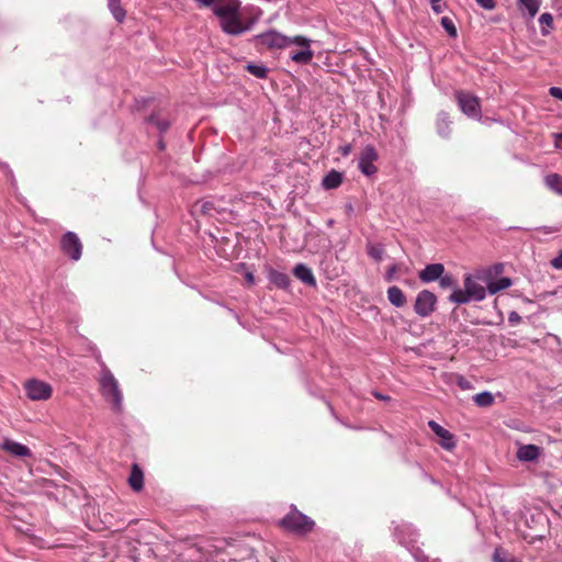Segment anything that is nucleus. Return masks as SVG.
<instances>
[{
  "mask_svg": "<svg viewBox=\"0 0 562 562\" xmlns=\"http://www.w3.org/2000/svg\"><path fill=\"white\" fill-rule=\"evenodd\" d=\"M512 286V280L509 278H501L496 281H492L487 284L486 291L494 295L503 290Z\"/></svg>",
  "mask_w": 562,
  "mask_h": 562,
  "instance_id": "nucleus-21",
  "label": "nucleus"
},
{
  "mask_svg": "<svg viewBox=\"0 0 562 562\" xmlns=\"http://www.w3.org/2000/svg\"><path fill=\"white\" fill-rule=\"evenodd\" d=\"M128 483L131 487L136 492H139L144 486V474L137 464H134L132 468Z\"/></svg>",
  "mask_w": 562,
  "mask_h": 562,
  "instance_id": "nucleus-18",
  "label": "nucleus"
},
{
  "mask_svg": "<svg viewBox=\"0 0 562 562\" xmlns=\"http://www.w3.org/2000/svg\"><path fill=\"white\" fill-rule=\"evenodd\" d=\"M493 562H520L518 559L508 555L502 548H496L493 553Z\"/></svg>",
  "mask_w": 562,
  "mask_h": 562,
  "instance_id": "nucleus-29",
  "label": "nucleus"
},
{
  "mask_svg": "<svg viewBox=\"0 0 562 562\" xmlns=\"http://www.w3.org/2000/svg\"><path fill=\"white\" fill-rule=\"evenodd\" d=\"M248 71L254 74L257 78H266L267 68L263 66L249 65L247 67Z\"/></svg>",
  "mask_w": 562,
  "mask_h": 562,
  "instance_id": "nucleus-35",
  "label": "nucleus"
},
{
  "mask_svg": "<svg viewBox=\"0 0 562 562\" xmlns=\"http://www.w3.org/2000/svg\"><path fill=\"white\" fill-rule=\"evenodd\" d=\"M441 25L451 37H457V35H458L457 27L454 25V22L449 16H443L441 19Z\"/></svg>",
  "mask_w": 562,
  "mask_h": 562,
  "instance_id": "nucleus-31",
  "label": "nucleus"
},
{
  "mask_svg": "<svg viewBox=\"0 0 562 562\" xmlns=\"http://www.w3.org/2000/svg\"><path fill=\"white\" fill-rule=\"evenodd\" d=\"M376 397H379L381 400H386V397H384L383 395H376Z\"/></svg>",
  "mask_w": 562,
  "mask_h": 562,
  "instance_id": "nucleus-47",
  "label": "nucleus"
},
{
  "mask_svg": "<svg viewBox=\"0 0 562 562\" xmlns=\"http://www.w3.org/2000/svg\"><path fill=\"white\" fill-rule=\"evenodd\" d=\"M368 255L375 261H381L384 256V248L380 244L369 245L368 246Z\"/></svg>",
  "mask_w": 562,
  "mask_h": 562,
  "instance_id": "nucleus-30",
  "label": "nucleus"
},
{
  "mask_svg": "<svg viewBox=\"0 0 562 562\" xmlns=\"http://www.w3.org/2000/svg\"><path fill=\"white\" fill-rule=\"evenodd\" d=\"M428 426H430L435 435L441 439L440 445L445 449L452 450L456 447L454 437L447 428L436 420H428Z\"/></svg>",
  "mask_w": 562,
  "mask_h": 562,
  "instance_id": "nucleus-13",
  "label": "nucleus"
},
{
  "mask_svg": "<svg viewBox=\"0 0 562 562\" xmlns=\"http://www.w3.org/2000/svg\"><path fill=\"white\" fill-rule=\"evenodd\" d=\"M339 151L344 157H348L352 151V146L350 144H346L339 147Z\"/></svg>",
  "mask_w": 562,
  "mask_h": 562,
  "instance_id": "nucleus-41",
  "label": "nucleus"
},
{
  "mask_svg": "<svg viewBox=\"0 0 562 562\" xmlns=\"http://www.w3.org/2000/svg\"><path fill=\"white\" fill-rule=\"evenodd\" d=\"M26 396L34 402L47 401L52 396V386L36 379L30 380L24 385Z\"/></svg>",
  "mask_w": 562,
  "mask_h": 562,
  "instance_id": "nucleus-8",
  "label": "nucleus"
},
{
  "mask_svg": "<svg viewBox=\"0 0 562 562\" xmlns=\"http://www.w3.org/2000/svg\"><path fill=\"white\" fill-rule=\"evenodd\" d=\"M437 281H439L440 286L442 289H450L456 286V281L451 274H442L441 278H439Z\"/></svg>",
  "mask_w": 562,
  "mask_h": 562,
  "instance_id": "nucleus-33",
  "label": "nucleus"
},
{
  "mask_svg": "<svg viewBox=\"0 0 562 562\" xmlns=\"http://www.w3.org/2000/svg\"><path fill=\"white\" fill-rule=\"evenodd\" d=\"M246 279H247L249 284H254L255 278H254V274L251 272H247L246 273Z\"/></svg>",
  "mask_w": 562,
  "mask_h": 562,
  "instance_id": "nucleus-45",
  "label": "nucleus"
},
{
  "mask_svg": "<svg viewBox=\"0 0 562 562\" xmlns=\"http://www.w3.org/2000/svg\"><path fill=\"white\" fill-rule=\"evenodd\" d=\"M415 559L417 560V562H427V559L425 557H423V555L416 554Z\"/></svg>",
  "mask_w": 562,
  "mask_h": 562,
  "instance_id": "nucleus-46",
  "label": "nucleus"
},
{
  "mask_svg": "<svg viewBox=\"0 0 562 562\" xmlns=\"http://www.w3.org/2000/svg\"><path fill=\"white\" fill-rule=\"evenodd\" d=\"M553 21H554V19L552 18V15L549 12H544V13L540 14L538 22H539L540 26H542V30H540V32H542V35L547 36L550 34V30H552Z\"/></svg>",
  "mask_w": 562,
  "mask_h": 562,
  "instance_id": "nucleus-27",
  "label": "nucleus"
},
{
  "mask_svg": "<svg viewBox=\"0 0 562 562\" xmlns=\"http://www.w3.org/2000/svg\"><path fill=\"white\" fill-rule=\"evenodd\" d=\"M508 321L512 323V324H516L520 321V316L518 313L516 312H512L508 316Z\"/></svg>",
  "mask_w": 562,
  "mask_h": 562,
  "instance_id": "nucleus-43",
  "label": "nucleus"
},
{
  "mask_svg": "<svg viewBox=\"0 0 562 562\" xmlns=\"http://www.w3.org/2000/svg\"><path fill=\"white\" fill-rule=\"evenodd\" d=\"M378 153L373 146L368 145L362 150L359 158V169L360 171L367 176L372 177L378 172V168L374 166V162L378 160Z\"/></svg>",
  "mask_w": 562,
  "mask_h": 562,
  "instance_id": "nucleus-11",
  "label": "nucleus"
},
{
  "mask_svg": "<svg viewBox=\"0 0 562 562\" xmlns=\"http://www.w3.org/2000/svg\"><path fill=\"white\" fill-rule=\"evenodd\" d=\"M549 93H551V95L562 100V88L561 87L549 88Z\"/></svg>",
  "mask_w": 562,
  "mask_h": 562,
  "instance_id": "nucleus-40",
  "label": "nucleus"
},
{
  "mask_svg": "<svg viewBox=\"0 0 562 562\" xmlns=\"http://www.w3.org/2000/svg\"><path fill=\"white\" fill-rule=\"evenodd\" d=\"M457 102L461 111L469 117L480 120L482 116L479 98L470 92L459 90L456 93Z\"/></svg>",
  "mask_w": 562,
  "mask_h": 562,
  "instance_id": "nucleus-6",
  "label": "nucleus"
},
{
  "mask_svg": "<svg viewBox=\"0 0 562 562\" xmlns=\"http://www.w3.org/2000/svg\"><path fill=\"white\" fill-rule=\"evenodd\" d=\"M554 138H555V146L558 148L562 149V132L554 134Z\"/></svg>",
  "mask_w": 562,
  "mask_h": 562,
  "instance_id": "nucleus-44",
  "label": "nucleus"
},
{
  "mask_svg": "<svg viewBox=\"0 0 562 562\" xmlns=\"http://www.w3.org/2000/svg\"><path fill=\"white\" fill-rule=\"evenodd\" d=\"M454 381L458 384V386L461 390H463V391H468V390H472L473 389L472 383L469 380H467L464 376L460 375V374H456L454 375Z\"/></svg>",
  "mask_w": 562,
  "mask_h": 562,
  "instance_id": "nucleus-34",
  "label": "nucleus"
},
{
  "mask_svg": "<svg viewBox=\"0 0 562 562\" xmlns=\"http://www.w3.org/2000/svg\"><path fill=\"white\" fill-rule=\"evenodd\" d=\"M224 211L225 209L214 200L207 199L196 200L190 207V214L195 218L200 216H215L222 214Z\"/></svg>",
  "mask_w": 562,
  "mask_h": 562,
  "instance_id": "nucleus-10",
  "label": "nucleus"
},
{
  "mask_svg": "<svg viewBox=\"0 0 562 562\" xmlns=\"http://www.w3.org/2000/svg\"><path fill=\"white\" fill-rule=\"evenodd\" d=\"M99 387H101V395L112 404L113 408L122 409L123 395L120 390L119 382L106 367L101 369V375H99Z\"/></svg>",
  "mask_w": 562,
  "mask_h": 562,
  "instance_id": "nucleus-3",
  "label": "nucleus"
},
{
  "mask_svg": "<svg viewBox=\"0 0 562 562\" xmlns=\"http://www.w3.org/2000/svg\"><path fill=\"white\" fill-rule=\"evenodd\" d=\"M269 281L278 289H286L290 284L289 277L276 270L269 272Z\"/></svg>",
  "mask_w": 562,
  "mask_h": 562,
  "instance_id": "nucleus-22",
  "label": "nucleus"
},
{
  "mask_svg": "<svg viewBox=\"0 0 562 562\" xmlns=\"http://www.w3.org/2000/svg\"><path fill=\"white\" fill-rule=\"evenodd\" d=\"M293 274L296 279L306 285L315 286L316 284L311 269L303 263H299L294 267Z\"/></svg>",
  "mask_w": 562,
  "mask_h": 562,
  "instance_id": "nucleus-17",
  "label": "nucleus"
},
{
  "mask_svg": "<svg viewBox=\"0 0 562 562\" xmlns=\"http://www.w3.org/2000/svg\"><path fill=\"white\" fill-rule=\"evenodd\" d=\"M342 183V175L338 171H331L323 178V186L328 190L339 188Z\"/></svg>",
  "mask_w": 562,
  "mask_h": 562,
  "instance_id": "nucleus-24",
  "label": "nucleus"
},
{
  "mask_svg": "<svg viewBox=\"0 0 562 562\" xmlns=\"http://www.w3.org/2000/svg\"><path fill=\"white\" fill-rule=\"evenodd\" d=\"M436 302L438 299L430 291H420L415 297L414 311L418 316L426 317L436 310Z\"/></svg>",
  "mask_w": 562,
  "mask_h": 562,
  "instance_id": "nucleus-9",
  "label": "nucleus"
},
{
  "mask_svg": "<svg viewBox=\"0 0 562 562\" xmlns=\"http://www.w3.org/2000/svg\"><path fill=\"white\" fill-rule=\"evenodd\" d=\"M446 269L442 263H432L427 265L422 271L418 273V278L423 283H431L438 281Z\"/></svg>",
  "mask_w": 562,
  "mask_h": 562,
  "instance_id": "nucleus-14",
  "label": "nucleus"
},
{
  "mask_svg": "<svg viewBox=\"0 0 562 562\" xmlns=\"http://www.w3.org/2000/svg\"><path fill=\"white\" fill-rule=\"evenodd\" d=\"M386 294L390 304H393L397 308H400V306H403L406 302L405 295L403 294L402 290L398 289L397 286L389 288Z\"/></svg>",
  "mask_w": 562,
  "mask_h": 562,
  "instance_id": "nucleus-20",
  "label": "nucleus"
},
{
  "mask_svg": "<svg viewBox=\"0 0 562 562\" xmlns=\"http://www.w3.org/2000/svg\"><path fill=\"white\" fill-rule=\"evenodd\" d=\"M396 273V266H391L387 271H386V274H385V280L387 282H392L394 280V276Z\"/></svg>",
  "mask_w": 562,
  "mask_h": 562,
  "instance_id": "nucleus-39",
  "label": "nucleus"
},
{
  "mask_svg": "<svg viewBox=\"0 0 562 562\" xmlns=\"http://www.w3.org/2000/svg\"><path fill=\"white\" fill-rule=\"evenodd\" d=\"M551 267L562 270V252L557 258L551 260Z\"/></svg>",
  "mask_w": 562,
  "mask_h": 562,
  "instance_id": "nucleus-42",
  "label": "nucleus"
},
{
  "mask_svg": "<svg viewBox=\"0 0 562 562\" xmlns=\"http://www.w3.org/2000/svg\"><path fill=\"white\" fill-rule=\"evenodd\" d=\"M540 2L541 0H517L519 9L526 11L529 18H533L537 14Z\"/></svg>",
  "mask_w": 562,
  "mask_h": 562,
  "instance_id": "nucleus-23",
  "label": "nucleus"
},
{
  "mask_svg": "<svg viewBox=\"0 0 562 562\" xmlns=\"http://www.w3.org/2000/svg\"><path fill=\"white\" fill-rule=\"evenodd\" d=\"M473 401L479 407H490L494 403V396L490 392H482L473 397Z\"/></svg>",
  "mask_w": 562,
  "mask_h": 562,
  "instance_id": "nucleus-26",
  "label": "nucleus"
},
{
  "mask_svg": "<svg viewBox=\"0 0 562 562\" xmlns=\"http://www.w3.org/2000/svg\"><path fill=\"white\" fill-rule=\"evenodd\" d=\"M486 289L479 282L477 278L468 274L464 278V289H456L449 296V300L454 304L482 302L486 296Z\"/></svg>",
  "mask_w": 562,
  "mask_h": 562,
  "instance_id": "nucleus-2",
  "label": "nucleus"
},
{
  "mask_svg": "<svg viewBox=\"0 0 562 562\" xmlns=\"http://www.w3.org/2000/svg\"><path fill=\"white\" fill-rule=\"evenodd\" d=\"M281 526L295 533H306L312 530L314 522L297 510L290 512L282 520Z\"/></svg>",
  "mask_w": 562,
  "mask_h": 562,
  "instance_id": "nucleus-5",
  "label": "nucleus"
},
{
  "mask_svg": "<svg viewBox=\"0 0 562 562\" xmlns=\"http://www.w3.org/2000/svg\"><path fill=\"white\" fill-rule=\"evenodd\" d=\"M148 122L154 124L160 132H165L169 127V122L166 119H161L155 114L149 116Z\"/></svg>",
  "mask_w": 562,
  "mask_h": 562,
  "instance_id": "nucleus-32",
  "label": "nucleus"
},
{
  "mask_svg": "<svg viewBox=\"0 0 562 562\" xmlns=\"http://www.w3.org/2000/svg\"><path fill=\"white\" fill-rule=\"evenodd\" d=\"M1 448L10 454L19 458L30 457L32 454L30 448L21 442L14 441L10 438H5L1 445Z\"/></svg>",
  "mask_w": 562,
  "mask_h": 562,
  "instance_id": "nucleus-15",
  "label": "nucleus"
},
{
  "mask_svg": "<svg viewBox=\"0 0 562 562\" xmlns=\"http://www.w3.org/2000/svg\"><path fill=\"white\" fill-rule=\"evenodd\" d=\"M109 8L113 13L114 18L121 22L125 18V11L120 4V0H109Z\"/></svg>",
  "mask_w": 562,
  "mask_h": 562,
  "instance_id": "nucleus-28",
  "label": "nucleus"
},
{
  "mask_svg": "<svg viewBox=\"0 0 562 562\" xmlns=\"http://www.w3.org/2000/svg\"><path fill=\"white\" fill-rule=\"evenodd\" d=\"M544 184H547V188L551 189L552 191L557 192L562 196V177L553 173L549 175L544 178Z\"/></svg>",
  "mask_w": 562,
  "mask_h": 562,
  "instance_id": "nucleus-25",
  "label": "nucleus"
},
{
  "mask_svg": "<svg viewBox=\"0 0 562 562\" xmlns=\"http://www.w3.org/2000/svg\"><path fill=\"white\" fill-rule=\"evenodd\" d=\"M61 249L65 255L72 260H78L81 256V243L78 236L72 232H67L61 238Z\"/></svg>",
  "mask_w": 562,
  "mask_h": 562,
  "instance_id": "nucleus-12",
  "label": "nucleus"
},
{
  "mask_svg": "<svg viewBox=\"0 0 562 562\" xmlns=\"http://www.w3.org/2000/svg\"><path fill=\"white\" fill-rule=\"evenodd\" d=\"M430 7H432L435 13L439 14L446 10L447 3L445 0H430Z\"/></svg>",
  "mask_w": 562,
  "mask_h": 562,
  "instance_id": "nucleus-36",
  "label": "nucleus"
},
{
  "mask_svg": "<svg viewBox=\"0 0 562 562\" xmlns=\"http://www.w3.org/2000/svg\"><path fill=\"white\" fill-rule=\"evenodd\" d=\"M290 38L291 37L274 30H270L256 36V41L259 45L270 49H282L289 47Z\"/></svg>",
  "mask_w": 562,
  "mask_h": 562,
  "instance_id": "nucleus-7",
  "label": "nucleus"
},
{
  "mask_svg": "<svg viewBox=\"0 0 562 562\" xmlns=\"http://www.w3.org/2000/svg\"><path fill=\"white\" fill-rule=\"evenodd\" d=\"M451 120L446 112L437 115V133L442 137H449L451 133Z\"/></svg>",
  "mask_w": 562,
  "mask_h": 562,
  "instance_id": "nucleus-19",
  "label": "nucleus"
},
{
  "mask_svg": "<svg viewBox=\"0 0 562 562\" xmlns=\"http://www.w3.org/2000/svg\"><path fill=\"white\" fill-rule=\"evenodd\" d=\"M311 44L312 41L302 35L292 36L288 47L290 60L296 65H308L314 58Z\"/></svg>",
  "mask_w": 562,
  "mask_h": 562,
  "instance_id": "nucleus-4",
  "label": "nucleus"
},
{
  "mask_svg": "<svg viewBox=\"0 0 562 562\" xmlns=\"http://www.w3.org/2000/svg\"><path fill=\"white\" fill-rule=\"evenodd\" d=\"M239 0H222L214 9L213 14L220 19L222 30L229 35H240L250 30L244 23L240 13Z\"/></svg>",
  "mask_w": 562,
  "mask_h": 562,
  "instance_id": "nucleus-1",
  "label": "nucleus"
},
{
  "mask_svg": "<svg viewBox=\"0 0 562 562\" xmlns=\"http://www.w3.org/2000/svg\"><path fill=\"white\" fill-rule=\"evenodd\" d=\"M539 456L540 448L532 443L519 446L516 453L517 459L525 462L535 461Z\"/></svg>",
  "mask_w": 562,
  "mask_h": 562,
  "instance_id": "nucleus-16",
  "label": "nucleus"
},
{
  "mask_svg": "<svg viewBox=\"0 0 562 562\" xmlns=\"http://www.w3.org/2000/svg\"><path fill=\"white\" fill-rule=\"evenodd\" d=\"M482 8L493 10L495 8V0H475Z\"/></svg>",
  "mask_w": 562,
  "mask_h": 562,
  "instance_id": "nucleus-38",
  "label": "nucleus"
},
{
  "mask_svg": "<svg viewBox=\"0 0 562 562\" xmlns=\"http://www.w3.org/2000/svg\"><path fill=\"white\" fill-rule=\"evenodd\" d=\"M201 7L214 9L222 0H194Z\"/></svg>",
  "mask_w": 562,
  "mask_h": 562,
  "instance_id": "nucleus-37",
  "label": "nucleus"
}]
</instances>
